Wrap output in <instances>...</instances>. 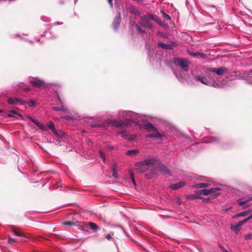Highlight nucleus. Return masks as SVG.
<instances>
[{"instance_id":"obj_1","label":"nucleus","mask_w":252,"mask_h":252,"mask_svg":"<svg viewBox=\"0 0 252 252\" xmlns=\"http://www.w3.org/2000/svg\"><path fill=\"white\" fill-rule=\"evenodd\" d=\"M28 81L29 83L36 87L41 88L43 90H50V89H57L56 93L58 91L60 92V89L61 88V85L56 83H49L46 82L44 80L38 77H34L30 76L28 78Z\"/></svg>"},{"instance_id":"obj_2","label":"nucleus","mask_w":252,"mask_h":252,"mask_svg":"<svg viewBox=\"0 0 252 252\" xmlns=\"http://www.w3.org/2000/svg\"><path fill=\"white\" fill-rule=\"evenodd\" d=\"M155 161V158H151L137 162L135 164V170L139 173H143L150 169L151 167H153Z\"/></svg>"},{"instance_id":"obj_3","label":"nucleus","mask_w":252,"mask_h":252,"mask_svg":"<svg viewBox=\"0 0 252 252\" xmlns=\"http://www.w3.org/2000/svg\"><path fill=\"white\" fill-rule=\"evenodd\" d=\"M194 80L197 82H200L204 85L213 87L214 88H220V85L216 83L214 80H209L206 77L202 75L195 76Z\"/></svg>"},{"instance_id":"obj_4","label":"nucleus","mask_w":252,"mask_h":252,"mask_svg":"<svg viewBox=\"0 0 252 252\" xmlns=\"http://www.w3.org/2000/svg\"><path fill=\"white\" fill-rule=\"evenodd\" d=\"M153 14H149L146 15L142 16L140 18L139 24L145 28L152 29Z\"/></svg>"},{"instance_id":"obj_5","label":"nucleus","mask_w":252,"mask_h":252,"mask_svg":"<svg viewBox=\"0 0 252 252\" xmlns=\"http://www.w3.org/2000/svg\"><path fill=\"white\" fill-rule=\"evenodd\" d=\"M174 63L176 65H179L182 69L187 71L188 70V65L189 63L185 59L178 58H175L173 60Z\"/></svg>"},{"instance_id":"obj_6","label":"nucleus","mask_w":252,"mask_h":252,"mask_svg":"<svg viewBox=\"0 0 252 252\" xmlns=\"http://www.w3.org/2000/svg\"><path fill=\"white\" fill-rule=\"evenodd\" d=\"M157 160L155 159V161L154 162V163L153 164V166L151 167L150 168V169L151 170V172L150 173L146 174L145 175L146 177L148 179H151L153 178L155 176L158 175V172L159 171L158 169V165H156V162Z\"/></svg>"},{"instance_id":"obj_7","label":"nucleus","mask_w":252,"mask_h":252,"mask_svg":"<svg viewBox=\"0 0 252 252\" xmlns=\"http://www.w3.org/2000/svg\"><path fill=\"white\" fill-rule=\"evenodd\" d=\"M9 104L12 105H23L25 104V102L21 99L17 97H9L7 100Z\"/></svg>"},{"instance_id":"obj_8","label":"nucleus","mask_w":252,"mask_h":252,"mask_svg":"<svg viewBox=\"0 0 252 252\" xmlns=\"http://www.w3.org/2000/svg\"><path fill=\"white\" fill-rule=\"evenodd\" d=\"M57 99L59 101L60 106H55L53 107V109L56 111H63L64 112L68 113V109L63 104V102L60 99L59 95H57Z\"/></svg>"},{"instance_id":"obj_9","label":"nucleus","mask_w":252,"mask_h":252,"mask_svg":"<svg viewBox=\"0 0 252 252\" xmlns=\"http://www.w3.org/2000/svg\"><path fill=\"white\" fill-rule=\"evenodd\" d=\"M121 14L120 12H119L116 14L113 23V26L115 30L117 31L121 23Z\"/></svg>"},{"instance_id":"obj_10","label":"nucleus","mask_w":252,"mask_h":252,"mask_svg":"<svg viewBox=\"0 0 252 252\" xmlns=\"http://www.w3.org/2000/svg\"><path fill=\"white\" fill-rule=\"evenodd\" d=\"M220 189L218 188H211V189H203L198 191V193L204 195H207L211 193L215 192L217 190H219Z\"/></svg>"},{"instance_id":"obj_11","label":"nucleus","mask_w":252,"mask_h":252,"mask_svg":"<svg viewBox=\"0 0 252 252\" xmlns=\"http://www.w3.org/2000/svg\"><path fill=\"white\" fill-rule=\"evenodd\" d=\"M186 184V182L181 181L179 183L171 184L169 186V188L173 190H177L184 187Z\"/></svg>"},{"instance_id":"obj_12","label":"nucleus","mask_w":252,"mask_h":252,"mask_svg":"<svg viewBox=\"0 0 252 252\" xmlns=\"http://www.w3.org/2000/svg\"><path fill=\"white\" fill-rule=\"evenodd\" d=\"M154 132L150 134H146V138H155L157 139L160 138L162 135L156 129V131H153Z\"/></svg>"},{"instance_id":"obj_13","label":"nucleus","mask_w":252,"mask_h":252,"mask_svg":"<svg viewBox=\"0 0 252 252\" xmlns=\"http://www.w3.org/2000/svg\"><path fill=\"white\" fill-rule=\"evenodd\" d=\"M135 115L136 114L132 111H123L120 112L119 113L120 116L123 117L129 116V117L133 119H134L133 117L135 116Z\"/></svg>"},{"instance_id":"obj_14","label":"nucleus","mask_w":252,"mask_h":252,"mask_svg":"<svg viewBox=\"0 0 252 252\" xmlns=\"http://www.w3.org/2000/svg\"><path fill=\"white\" fill-rule=\"evenodd\" d=\"M158 46L164 49L171 50L172 49V45L170 44H165L162 42H158Z\"/></svg>"},{"instance_id":"obj_15","label":"nucleus","mask_w":252,"mask_h":252,"mask_svg":"<svg viewBox=\"0 0 252 252\" xmlns=\"http://www.w3.org/2000/svg\"><path fill=\"white\" fill-rule=\"evenodd\" d=\"M241 225L240 224L239 222L236 224L231 225V229L235 231L236 234H238L239 230L241 229Z\"/></svg>"},{"instance_id":"obj_16","label":"nucleus","mask_w":252,"mask_h":252,"mask_svg":"<svg viewBox=\"0 0 252 252\" xmlns=\"http://www.w3.org/2000/svg\"><path fill=\"white\" fill-rule=\"evenodd\" d=\"M17 86L21 88L25 92H28L30 91L31 89L27 86L23 82H19Z\"/></svg>"},{"instance_id":"obj_17","label":"nucleus","mask_w":252,"mask_h":252,"mask_svg":"<svg viewBox=\"0 0 252 252\" xmlns=\"http://www.w3.org/2000/svg\"><path fill=\"white\" fill-rule=\"evenodd\" d=\"M158 169L160 172H164L166 174H170L169 170L164 165H158Z\"/></svg>"},{"instance_id":"obj_18","label":"nucleus","mask_w":252,"mask_h":252,"mask_svg":"<svg viewBox=\"0 0 252 252\" xmlns=\"http://www.w3.org/2000/svg\"><path fill=\"white\" fill-rule=\"evenodd\" d=\"M227 70L226 68L224 67H220L216 68V73L218 75H221L224 74V72Z\"/></svg>"},{"instance_id":"obj_19","label":"nucleus","mask_w":252,"mask_h":252,"mask_svg":"<svg viewBox=\"0 0 252 252\" xmlns=\"http://www.w3.org/2000/svg\"><path fill=\"white\" fill-rule=\"evenodd\" d=\"M145 128L151 131H156V128L150 123H147L144 126Z\"/></svg>"},{"instance_id":"obj_20","label":"nucleus","mask_w":252,"mask_h":252,"mask_svg":"<svg viewBox=\"0 0 252 252\" xmlns=\"http://www.w3.org/2000/svg\"><path fill=\"white\" fill-rule=\"evenodd\" d=\"M209 186H210V185L208 183H202L197 184L194 185L193 188H195L196 189H200V188H203L204 187H207Z\"/></svg>"},{"instance_id":"obj_21","label":"nucleus","mask_w":252,"mask_h":252,"mask_svg":"<svg viewBox=\"0 0 252 252\" xmlns=\"http://www.w3.org/2000/svg\"><path fill=\"white\" fill-rule=\"evenodd\" d=\"M88 225L90 227L91 229L96 232L99 229V227L94 223L93 222H89Z\"/></svg>"},{"instance_id":"obj_22","label":"nucleus","mask_w":252,"mask_h":252,"mask_svg":"<svg viewBox=\"0 0 252 252\" xmlns=\"http://www.w3.org/2000/svg\"><path fill=\"white\" fill-rule=\"evenodd\" d=\"M112 125L114 126L119 127L125 125L126 124L122 121H115L112 123Z\"/></svg>"},{"instance_id":"obj_23","label":"nucleus","mask_w":252,"mask_h":252,"mask_svg":"<svg viewBox=\"0 0 252 252\" xmlns=\"http://www.w3.org/2000/svg\"><path fill=\"white\" fill-rule=\"evenodd\" d=\"M122 136L123 137H124L129 140H134L136 137L135 135L132 134H122Z\"/></svg>"},{"instance_id":"obj_24","label":"nucleus","mask_w":252,"mask_h":252,"mask_svg":"<svg viewBox=\"0 0 252 252\" xmlns=\"http://www.w3.org/2000/svg\"><path fill=\"white\" fill-rule=\"evenodd\" d=\"M139 153L138 150H131L126 152V154L127 156H134Z\"/></svg>"},{"instance_id":"obj_25","label":"nucleus","mask_w":252,"mask_h":252,"mask_svg":"<svg viewBox=\"0 0 252 252\" xmlns=\"http://www.w3.org/2000/svg\"><path fill=\"white\" fill-rule=\"evenodd\" d=\"M252 200V197H250L247 199L242 198L239 200L238 204L239 205L242 206V205L245 204L246 202H248L249 201Z\"/></svg>"},{"instance_id":"obj_26","label":"nucleus","mask_w":252,"mask_h":252,"mask_svg":"<svg viewBox=\"0 0 252 252\" xmlns=\"http://www.w3.org/2000/svg\"><path fill=\"white\" fill-rule=\"evenodd\" d=\"M129 11L131 13L134 14L135 15H140V12L133 7H131L129 8Z\"/></svg>"},{"instance_id":"obj_27","label":"nucleus","mask_w":252,"mask_h":252,"mask_svg":"<svg viewBox=\"0 0 252 252\" xmlns=\"http://www.w3.org/2000/svg\"><path fill=\"white\" fill-rule=\"evenodd\" d=\"M48 127L51 129L53 133L56 132V128L54 124L52 122H49L48 123Z\"/></svg>"},{"instance_id":"obj_28","label":"nucleus","mask_w":252,"mask_h":252,"mask_svg":"<svg viewBox=\"0 0 252 252\" xmlns=\"http://www.w3.org/2000/svg\"><path fill=\"white\" fill-rule=\"evenodd\" d=\"M249 212L248 211H244V212H241L237 215H236L234 218H236V217H245L247 215H248V214H249Z\"/></svg>"},{"instance_id":"obj_29","label":"nucleus","mask_w":252,"mask_h":252,"mask_svg":"<svg viewBox=\"0 0 252 252\" xmlns=\"http://www.w3.org/2000/svg\"><path fill=\"white\" fill-rule=\"evenodd\" d=\"M35 124L41 129L45 130H46V127L43 125L39 123V122L36 121Z\"/></svg>"},{"instance_id":"obj_30","label":"nucleus","mask_w":252,"mask_h":252,"mask_svg":"<svg viewBox=\"0 0 252 252\" xmlns=\"http://www.w3.org/2000/svg\"><path fill=\"white\" fill-rule=\"evenodd\" d=\"M153 21L157 22L160 25H162V22L160 21V19L157 16L153 15Z\"/></svg>"},{"instance_id":"obj_31","label":"nucleus","mask_w":252,"mask_h":252,"mask_svg":"<svg viewBox=\"0 0 252 252\" xmlns=\"http://www.w3.org/2000/svg\"><path fill=\"white\" fill-rule=\"evenodd\" d=\"M161 13L162 14V16H163L164 18L166 20V21H169L171 20V18L169 15L166 14L165 12L163 10L161 11Z\"/></svg>"},{"instance_id":"obj_32","label":"nucleus","mask_w":252,"mask_h":252,"mask_svg":"<svg viewBox=\"0 0 252 252\" xmlns=\"http://www.w3.org/2000/svg\"><path fill=\"white\" fill-rule=\"evenodd\" d=\"M114 236V233L113 232H111L107 234L105 236V238L109 241L113 239L112 237Z\"/></svg>"},{"instance_id":"obj_33","label":"nucleus","mask_w":252,"mask_h":252,"mask_svg":"<svg viewBox=\"0 0 252 252\" xmlns=\"http://www.w3.org/2000/svg\"><path fill=\"white\" fill-rule=\"evenodd\" d=\"M135 28L137 30V32L139 33H144V31H143L141 28L140 27L139 25H137V24H135Z\"/></svg>"},{"instance_id":"obj_34","label":"nucleus","mask_w":252,"mask_h":252,"mask_svg":"<svg viewBox=\"0 0 252 252\" xmlns=\"http://www.w3.org/2000/svg\"><path fill=\"white\" fill-rule=\"evenodd\" d=\"M53 133L55 135H56L57 136L60 137H62L63 136V135H64V133L63 131H58L56 129L55 133Z\"/></svg>"},{"instance_id":"obj_35","label":"nucleus","mask_w":252,"mask_h":252,"mask_svg":"<svg viewBox=\"0 0 252 252\" xmlns=\"http://www.w3.org/2000/svg\"><path fill=\"white\" fill-rule=\"evenodd\" d=\"M10 113H12V114H16V115H18L20 118L23 119V116L22 115L18 113V112L16 110H10Z\"/></svg>"},{"instance_id":"obj_36","label":"nucleus","mask_w":252,"mask_h":252,"mask_svg":"<svg viewBox=\"0 0 252 252\" xmlns=\"http://www.w3.org/2000/svg\"><path fill=\"white\" fill-rule=\"evenodd\" d=\"M245 239L247 240H252V233H249L245 235Z\"/></svg>"},{"instance_id":"obj_37","label":"nucleus","mask_w":252,"mask_h":252,"mask_svg":"<svg viewBox=\"0 0 252 252\" xmlns=\"http://www.w3.org/2000/svg\"><path fill=\"white\" fill-rule=\"evenodd\" d=\"M99 153L100 157L101 158H102L103 161L104 162L105 160V154L101 150L99 151Z\"/></svg>"},{"instance_id":"obj_38","label":"nucleus","mask_w":252,"mask_h":252,"mask_svg":"<svg viewBox=\"0 0 252 252\" xmlns=\"http://www.w3.org/2000/svg\"><path fill=\"white\" fill-rule=\"evenodd\" d=\"M63 224L64 225H70V226L75 225L74 222L70 221H64L63 222Z\"/></svg>"},{"instance_id":"obj_39","label":"nucleus","mask_w":252,"mask_h":252,"mask_svg":"<svg viewBox=\"0 0 252 252\" xmlns=\"http://www.w3.org/2000/svg\"><path fill=\"white\" fill-rule=\"evenodd\" d=\"M12 231L14 232V234L16 236H21L22 235L21 233L17 231L13 227H12Z\"/></svg>"},{"instance_id":"obj_40","label":"nucleus","mask_w":252,"mask_h":252,"mask_svg":"<svg viewBox=\"0 0 252 252\" xmlns=\"http://www.w3.org/2000/svg\"><path fill=\"white\" fill-rule=\"evenodd\" d=\"M112 175L115 178H118V174L115 168H113Z\"/></svg>"},{"instance_id":"obj_41","label":"nucleus","mask_w":252,"mask_h":252,"mask_svg":"<svg viewBox=\"0 0 252 252\" xmlns=\"http://www.w3.org/2000/svg\"><path fill=\"white\" fill-rule=\"evenodd\" d=\"M249 220L248 219V218H246L243 220H242V221H239V222L240 223V224L242 225H243L244 224H245V223H246Z\"/></svg>"},{"instance_id":"obj_42","label":"nucleus","mask_w":252,"mask_h":252,"mask_svg":"<svg viewBox=\"0 0 252 252\" xmlns=\"http://www.w3.org/2000/svg\"><path fill=\"white\" fill-rule=\"evenodd\" d=\"M35 104V101L34 100H31L29 102H28V104L29 105V106L30 107H32L33 106H34Z\"/></svg>"},{"instance_id":"obj_43","label":"nucleus","mask_w":252,"mask_h":252,"mask_svg":"<svg viewBox=\"0 0 252 252\" xmlns=\"http://www.w3.org/2000/svg\"><path fill=\"white\" fill-rule=\"evenodd\" d=\"M14 242H15V240L14 239L12 238L11 237H8V243L12 244Z\"/></svg>"},{"instance_id":"obj_44","label":"nucleus","mask_w":252,"mask_h":252,"mask_svg":"<svg viewBox=\"0 0 252 252\" xmlns=\"http://www.w3.org/2000/svg\"><path fill=\"white\" fill-rule=\"evenodd\" d=\"M61 118H63V119H66L67 120H71L72 119V118L70 116H64V117H61Z\"/></svg>"},{"instance_id":"obj_45","label":"nucleus","mask_w":252,"mask_h":252,"mask_svg":"<svg viewBox=\"0 0 252 252\" xmlns=\"http://www.w3.org/2000/svg\"><path fill=\"white\" fill-rule=\"evenodd\" d=\"M131 180L133 183V184L134 185H136V183H135V180H134V176H133V174L132 173H131Z\"/></svg>"},{"instance_id":"obj_46","label":"nucleus","mask_w":252,"mask_h":252,"mask_svg":"<svg viewBox=\"0 0 252 252\" xmlns=\"http://www.w3.org/2000/svg\"><path fill=\"white\" fill-rule=\"evenodd\" d=\"M28 119L32 122L34 123V124L36 122V121L34 120L32 117H31L30 116H28Z\"/></svg>"},{"instance_id":"obj_47","label":"nucleus","mask_w":252,"mask_h":252,"mask_svg":"<svg viewBox=\"0 0 252 252\" xmlns=\"http://www.w3.org/2000/svg\"><path fill=\"white\" fill-rule=\"evenodd\" d=\"M216 68H209L208 69V70L210 71H211V72H215L216 73Z\"/></svg>"},{"instance_id":"obj_48","label":"nucleus","mask_w":252,"mask_h":252,"mask_svg":"<svg viewBox=\"0 0 252 252\" xmlns=\"http://www.w3.org/2000/svg\"><path fill=\"white\" fill-rule=\"evenodd\" d=\"M220 248L222 252H229L223 247L220 246Z\"/></svg>"},{"instance_id":"obj_49","label":"nucleus","mask_w":252,"mask_h":252,"mask_svg":"<svg viewBox=\"0 0 252 252\" xmlns=\"http://www.w3.org/2000/svg\"><path fill=\"white\" fill-rule=\"evenodd\" d=\"M112 1H113V0H108V2L110 4V5H111V7H112V6H113Z\"/></svg>"},{"instance_id":"obj_50","label":"nucleus","mask_w":252,"mask_h":252,"mask_svg":"<svg viewBox=\"0 0 252 252\" xmlns=\"http://www.w3.org/2000/svg\"><path fill=\"white\" fill-rule=\"evenodd\" d=\"M7 117H13V115L12 113H10V111L9 112V113L7 114Z\"/></svg>"},{"instance_id":"obj_51","label":"nucleus","mask_w":252,"mask_h":252,"mask_svg":"<svg viewBox=\"0 0 252 252\" xmlns=\"http://www.w3.org/2000/svg\"><path fill=\"white\" fill-rule=\"evenodd\" d=\"M62 24V23H60V22H56L55 23H54V25H61Z\"/></svg>"},{"instance_id":"obj_52","label":"nucleus","mask_w":252,"mask_h":252,"mask_svg":"<svg viewBox=\"0 0 252 252\" xmlns=\"http://www.w3.org/2000/svg\"><path fill=\"white\" fill-rule=\"evenodd\" d=\"M216 140V138H211V141H210V142H215Z\"/></svg>"},{"instance_id":"obj_53","label":"nucleus","mask_w":252,"mask_h":252,"mask_svg":"<svg viewBox=\"0 0 252 252\" xmlns=\"http://www.w3.org/2000/svg\"><path fill=\"white\" fill-rule=\"evenodd\" d=\"M207 178L206 177H203L202 179L201 180V181H206L207 180Z\"/></svg>"},{"instance_id":"obj_54","label":"nucleus","mask_w":252,"mask_h":252,"mask_svg":"<svg viewBox=\"0 0 252 252\" xmlns=\"http://www.w3.org/2000/svg\"><path fill=\"white\" fill-rule=\"evenodd\" d=\"M248 219L250 220L252 219V214L250 215L248 218Z\"/></svg>"},{"instance_id":"obj_55","label":"nucleus","mask_w":252,"mask_h":252,"mask_svg":"<svg viewBox=\"0 0 252 252\" xmlns=\"http://www.w3.org/2000/svg\"><path fill=\"white\" fill-rule=\"evenodd\" d=\"M42 19L43 20H44L45 21H48L47 19V20H44V17H42Z\"/></svg>"},{"instance_id":"obj_56","label":"nucleus","mask_w":252,"mask_h":252,"mask_svg":"<svg viewBox=\"0 0 252 252\" xmlns=\"http://www.w3.org/2000/svg\"><path fill=\"white\" fill-rule=\"evenodd\" d=\"M16 36L17 37H21V36H20L19 35H18V34L16 35Z\"/></svg>"},{"instance_id":"obj_57","label":"nucleus","mask_w":252,"mask_h":252,"mask_svg":"<svg viewBox=\"0 0 252 252\" xmlns=\"http://www.w3.org/2000/svg\"><path fill=\"white\" fill-rule=\"evenodd\" d=\"M136 123H138L139 122L138 120H134Z\"/></svg>"},{"instance_id":"obj_58","label":"nucleus","mask_w":252,"mask_h":252,"mask_svg":"<svg viewBox=\"0 0 252 252\" xmlns=\"http://www.w3.org/2000/svg\"><path fill=\"white\" fill-rule=\"evenodd\" d=\"M251 72L252 73V70H251Z\"/></svg>"}]
</instances>
